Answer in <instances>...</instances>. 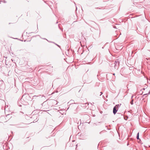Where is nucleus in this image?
<instances>
[{"mask_svg": "<svg viewBox=\"0 0 150 150\" xmlns=\"http://www.w3.org/2000/svg\"><path fill=\"white\" fill-rule=\"evenodd\" d=\"M26 95H23L22 97V98L21 99V100L22 101L23 100L24 101L25 103H23L24 105H26L28 101V99L27 98H26V97H27V96H26Z\"/></svg>", "mask_w": 150, "mask_h": 150, "instance_id": "1", "label": "nucleus"}, {"mask_svg": "<svg viewBox=\"0 0 150 150\" xmlns=\"http://www.w3.org/2000/svg\"><path fill=\"white\" fill-rule=\"evenodd\" d=\"M118 107L117 105H116L113 108V113L114 114H115L117 111L116 109Z\"/></svg>", "mask_w": 150, "mask_h": 150, "instance_id": "2", "label": "nucleus"}, {"mask_svg": "<svg viewBox=\"0 0 150 150\" xmlns=\"http://www.w3.org/2000/svg\"><path fill=\"white\" fill-rule=\"evenodd\" d=\"M23 150H25V149H23Z\"/></svg>", "mask_w": 150, "mask_h": 150, "instance_id": "5", "label": "nucleus"}, {"mask_svg": "<svg viewBox=\"0 0 150 150\" xmlns=\"http://www.w3.org/2000/svg\"><path fill=\"white\" fill-rule=\"evenodd\" d=\"M133 100H132L131 102H130V103H131V104H132V105L133 104Z\"/></svg>", "mask_w": 150, "mask_h": 150, "instance_id": "4", "label": "nucleus"}, {"mask_svg": "<svg viewBox=\"0 0 150 150\" xmlns=\"http://www.w3.org/2000/svg\"><path fill=\"white\" fill-rule=\"evenodd\" d=\"M137 139H139V133H138L137 134Z\"/></svg>", "mask_w": 150, "mask_h": 150, "instance_id": "3", "label": "nucleus"}]
</instances>
